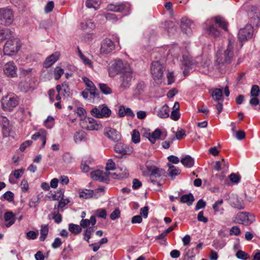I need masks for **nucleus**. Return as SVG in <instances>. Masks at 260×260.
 Here are the masks:
<instances>
[{
  "label": "nucleus",
  "instance_id": "37998d69",
  "mask_svg": "<svg viewBox=\"0 0 260 260\" xmlns=\"http://www.w3.org/2000/svg\"><path fill=\"white\" fill-rule=\"evenodd\" d=\"M64 190L63 189H60L59 191L55 192L54 193H51V198L53 200H60L64 196Z\"/></svg>",
  "mask_w": 260,
  "mask_h": 260
},
{
  "label": "nucleus",
  "instance_id": "6e6552de",
  "mask_svg": "<svg viewBox=\"0 0 260 260\" xmlns=\"http://www.w3.org/2000/svg\"><path fill=\"white\" fill-rule=\"evenodd\" d=\"M164 67L158 61H153L150 71L154 80H160L163 76Z\"/></svg>",
  "mask_w": 260,
  "mask_h": 260
},
{
  "label": "nucleus",
  "instance_id": "39448f33",
  "mask_svg": "<svg viewBox=\"0 0 260 260\" xmlns=\"http://www.w3.org/2000/svg\"><path fill=\"white\" fill-rule=\"evenodd\" d=\"M20 48V45L17 39L9 40L4 45V53L9 56L13 55L18 51Z\"/></svg>",
  "mask_w": 260,
  "mask_h": 260
},
{
  "label": "nucleus",
  "instance_id": "423d86ee",
  "mask_svg": "<svg viewBox=\"0 0 260 260\" xmlns=\"http://www.w3.org/2000/svg\"><path fill=\"white\" fill-rule=\"evenodd\" d=\"M133 78V73L131 69L125 68L123 69L120 77V87L123 89L128 88L131 85Z\"/></svg>",
  "mask_w": 260,
  "mask_h": 260
},
{
  "label": "nucleus",
  "instance_id": "4d7b16f0",
  "mask_svg": "<svg viewBox=\"0 0 260 260\" xmlns=\"http://www.w3.org/2000/svg\"><path fill=\"white\" fill-rule=\"evenodd\" d=\"M63 70L58 67H56L54 70V76L56 80H58L63 74Z\"/></svg>",
  "mask_w": 260,
  "mask_h": 260
},
{
  "label": "nucleus",
  "instance_id": "e2e57ef3",
  "mask_svg": "<svg viewBox=\"0 0 260 260\" xmlns=\"http://www.w3.org/2000/svg\"><path fill=\"white\" fill-rule=\"evenodd\" d=\"M230 180L231 182L238 183L240 180V177L236 174L232 173L229 176Z\"/></svg>",
  "mask_w": 260,
  "mask_h": 260
},
{
  "label": "nucleus",
  "instance_id": "774afa93",
  "mask_svg": "<svg viewBox=\"0 0 260 260\" xmlns=\"http://www.w3.org/2000/svg\"><path fill=\"white\" fill-rule=\"evenodd\" d=\"M48 234V229H42L41 230L40 241H44Z\"/></svg>",
  "mask_w": 260,
  "mask_h": 260
},
{
  "label": "nucleus",
  "instance_id": "dca6fc26",
  "mask_svg": "<svg viewBox=\"0 0 260 260\" xmlns=\"http://www.w3.org/2000/svg\"><path fill=\"white\" fill-rule=\"evenodd\" d=\"M180 26L182 31L187 35L191 34L192 29L194 28L193 22L187 18H182Z\"/></svg>",
  "mask_w": 260,
  "mask_h": 260
},
{
  "label": "nucleus",
  "instance_id": "603ef678",
  "mask_svg": "<svg viewBox=\"0 0 260 260\" xmlns=\"http://www.w3.org/2000/svg\"><path fill=\"white\" fill-rule=\"evenodd\" d=\"M80 26L83 29H85L87 28H92L94 27L93 23L90 20H88L85 22L81 23Z\"/></svg>",
  "mask_w": 260,
  "mask_h": 260
},
{
  "label": "nucleus",
  "instance_id": "680f3d73",
  "mask_svg": "<svg viewBox=\"0 0 260 260\" xmlns=\"http://www.w3.org/2000/svg\"><path fill=\"white\" fill-rule=\"evenodd\" d=\"M3 197L7 201L11 202L14 200V193L10 191H8L3 194Z\"/></svg>",
  "mask_w": 260,
  "mask_h": 260
},
{
  "label": "nucleus",
  "instance_id": "f257e3e1",
  "mask_svg": "<svg viewBox=\"0 0 260 260\" xmlns=\"http://www.w3.org/2000/svg\"><path fill=\"white\" fill-rule=\"evenodd\" d=\"M233 47V43L231 41H229L226 49L223 53H217L216 62L218 64L227 65L231 63L234 56Z\"/></svg>",
  "mask_w": 260,
  "mask_h": 260
},
{
  "label": "nucleus",
  "instance_id": "f704fd0d",
  "mask_svg": "<svg viewBox=\"0 0 260 260\" xmlns=\"http://www.w3.org/2000/svg\"><path fill=\"white\" fill-rule=\"evenodd\" d=\"M102 0H86V6L88 8H93L96 10L99 9Z\"/></svg>",
  "mask_w": 260,
  "mask_h": 260
},
{
  "label": "nucleus",
  "instance_id": "c756f323",
  "mask_svg": "<svg viewBox=\"0 0 260 260\" xmlns=\"http://www.w3.org/2000/svg\"><path fill=\"white\" fill-rule=\"evenodd\" d=\"M42 134H41L40 132H37L31 136V139L34 140H37L39 138L41 139L42 144L41 145V148H43L44 147L46 142V132L45 131H42Z\"/></svg>",
  "mask_w": 260,
  "mask_h": 260
},
{
  "label": "nucleus",
  "instance_id": "8fccbe9b",
  "mask_svg": "<svg viewBox=\"0 0 260 260\" xmlns=\"http://www.w3.org/2000/svg\"><path fill=\"white\" fill-rule=\"evenodd\" d=\"M54 119L53 117L49 116L44 121L45 126L48 128H51L54 125Z\"/></svg>",
  "mask_w": 260,
  "mask_h": 260
},
{
  "label": "nucleus",
  "instance_id": "5fc2aeb1",
  "mask_svg": "<svg viewBox=\"0 0 260 260\" xmlns=\"http://www.w3.org/2000/svg\"><path fill=\"white\" fill-rule=\"evenodd\" d=\"M236 256L238 258L244 260L249 258L248 254L241 250H239L237 252Z\"/></svg>",
  "mask_w": 260,
  "mask_h": 260
},
{
  "label": "nucleus",
  "instance_id": "f8f14e48",
  "mask_svg": "<svg viewBox=\"0 0 260 260\" xmlns=\"http://www.w3.org/2000/svg\"><path fill=\"white\" fill-rule=\"evenodd\" d=\"M253 35V28L251 25H246L239 31L238 38L241 41L251 39Z\"/></svg>",
  "mask_w": 260,
  "mask_h": 260
},
{
  "label": "nucleus",
  "instance_id": "2f4dec72",
  "mask_svg": "<svg viewBox=\"0 0 260 260\" xmlns=\"http://www.w3.org/2000/svg\"><path fill=\"white\" fill-rule=\"evenodd\" d=\"M194 199L192 193L184 194L180 198V202L183 203H186L188 206H190L192 204Z\"/></svg>",
  "mask_w": 260,
  "mask_h": 260
},
{
  "label": "nucleus",
  "instance_id": "a211bd4d",
  "mask_svg": "<svg viewBox=\"0 0 260 260\" xmlns=\"http://www.w3.org/2000/svg\"><path fill=\"white\" fill-rule=\"evenodd\" d=\"M0 125L2 127L4 135L5 137L9 136L12 129V125L10 123L9 120L6 117L0 116Z\"/></svg>",
  "mask_w": 260,
  "mask_h": 260
},
{
  "label": "nucleus",
  "instance_id": "bb28decb",
  "mask_svg": "<svg viewBox=\"0 0 260 260\" xmlns=\"http://www.w3.org/2000/svg\"><path fill=\"white\" fill-rule=\"evenodd\" d=\"M157 115L161 118H166L169 116V108L167 105H164L158 109Z\"/></svg>",
  "mask_w": 260,
  "mask_h": 260
},
{
  "label": "nucleus",
  "instance_id": "0eeeda50",
  "mask_svg": "<svg viewBox=\"0 0 260 260\" xmlns=\"http://www.w3.org/2000/svg\"><path fill=\"white\" fill-rule=\"evenodd\" d=\"M91 114L98 118L108 117L111 115V110L105 105L93 108L90 111Z\"/></svg>",
  "mask_w": 260,
  "mask_h": 260
},
{
  "label": "nucleus",
  "instance_id": "6ab92c4d",
  "mask_svg": "<svg viewBox=\"0 0 260 260\" xmlns=\"http://www.w3.org/2000/svg\"><path fill=\"white\" fill-rule=\"evenodd\" d=\"M3 70L4 73L8 77H14L16 75L17 68L12 61L7 63Z\"/></svg>",
  "mask_w": 260,
  "mask_h": 260
},
{
  "label": "nucleus",
  "instance_id": "ea45409f",
  "mask_svg": "<svg viewBox=\"0 0 260 260\" xmlns=\"http://www.w3.org/2000/svg\"><path fill=\"white\" fill-rule=\"evenodd\" d=\"M223 200L221 199L217 201L213 205V209L215 212L220 213V214L223 213V208L221 207L223 204Z\"/></svg>",
  "mask_w": 260,
  "mask_h": 260
},
{
  "label": "nucleus",
  "instance_id": "79ce46f5",
  "mask_svg": "<svg viewBox=\"0 0 260 260\" xmlns=\"http://www.w3.org/2000/svg\"><path fill=\"white\" fill-rule=\"evenodd\" d=\"M114 150L116 153L121 154L122 155L126 154L127 152L124 147L123 145L121 143H117L114 147Z\"/></svg>",
  "mask_w": 260,
  "mask_h": 260
},
{
  "label": "nucleus",
  "instance_id": "338daca9",
  "mask_svg": "<svg viewBox=\"0 0 260 260\" xmlns=\"http://www.w3.org/2000/svg\"><path fill=\"white\" fill-rule=\"evenodd\" d=\"M105 16L107 20L112 22H115L117 20V17L114 14L107 13L105 14Z\"/></svg>",
  "mask_w": 260,
  "mask_h": 260
},
{
  "label": "nucleus",
  "instance_id": "09e8293b",
  "mask_svg": "<svg viewBox=\"0 0 260 260\" xmlns=\"http://www.w3.org/2000/svg\"><path fill=\"white\" fill-rule=\"evenodd\" d=\"M132 141L135 144L138 143L140 142V135L139 131H138L136 129L133 130L132 135Z\"/></svg>",
  "mask_w": 260,
  "mask_h": 260
},
{
  "label": "nucleus",
  "instance_id": "052dcab7",
  "mask_svg": "<svg viewBox=\"0 0 260 260\" xmlns=\"http://www.w3.org/2000/svg\"><path fill=\"white\" fill-rule=\"evenodd\" d=\"M116 166L115 162L112 160V159H109L106 164V171L114 170Z\"/></svg>",
  "mask_w": 260,
  "mask_h": 260
},
{
  "label": "nucleus",
  "instance_id": "3c124183",
  "mask_svg": "<svg viewBox=\"0 0 260 260\" xmlns=\"http://www.w3.org/2000/svg\"><path fill=\"white\" fill-rule=\"evenodd\" d=\"M260 93V89L258 85H254L252 86L250 90L251 96H258Z\"/></svg>",
  "mask_w": 260,
  "mask_h": 260
},
{
  "label": "nucleus",
  "instance_id": "c85d7f7f",
  "mask_svg": "<svg viewBox=\"0 0 260 260\" xmlns=\"http://www.w3.org/2000/svg\"><path fill=\"white\" fill-rule=\"evenodd\" d=\"M4 219L7 227L11 226L15 221V215L12 212H7L4 215Z\"/></svg>",
  "mask_w": 260,
  "mask_h": 260
},
{
  "label": "nucleus",
  "instance_id": "f03ea898",
  "mask_svg": "<svg viewBox=\"0 0 260 260\" xmlns=\"http://www.w3.org/2000/svg\"><path fill=\"white\" fill-rule=\"evenodd\" d=\"M146 167L147 172L144 171L143 172V174L144 176H149L151 181L153 183L157 182L153 180V178H157L166 176V171L164 169L158 168L155 166L150 165L148 161L146 163Z\"/></svg>",
  "mask_w": 260,
  "mask_h": 260
},
{
  "label": "nucleus",
  "instance_id": "7ed1b4c3",
  "mask_svg": "<svg viewBox=\"0 0 260 260\" xmlns=\"http://www.w3.org/2000/svg\"><path fill=\"white\" fill-rule=\"evenodd\" d=\"M255 220L254 215L247 212H239L234 218V221L236 223L248 225Z\"/></svg>",
  "mask_w": 260,
  "mask_h": 260
},
{
  "label": "nucleus",
  "instance_id": "4be33fe9",
  "mask_svg": "<svg viewBox=\"0 0 260 260\" xmlns=\"http://www.w3.org/2000/svg\"><path fill=\"white\" fill-rule=\"evenodd\" d=\"M251 8V12L248 13L250 22L249 25L257 26L259 21V18L258 14L255 12L256 11V8L252 6Z\"/></svg>",
  "mask_w": 260,
  "mask_h": 260
},
{
  "label": "nucleus",
  "instance_id": "9b49d317",
  "mask_svg": "<svg viewBox=\"0 0 260 260\" xmlns=\"http://www.w3.org/2000/svg\"><path fill=\"white\" fill-rule=\"evenodd\" d=\"M109 173L97 170L90 173L91 178L93 180L108 183L109 181Z\"/></svg>",
  "mask_w": 260,
  "mask_h": 260
},
{
  "label": "nucleus",
  "instance_id": "473e14b6",
  "mask_svg": "<svg viewBox=\"0 0 260 260\" xmlns=\"http://www.w3.org/2000/svg\"><path fill=\"white\" fill-rule=\"evenodd\" d=\"M56 90L59 94H63L64 96L69 95L70 88L66 83L62 84L61 85H57Z\"/></svg>",
  "mask_w": 260,
  "mask_h": 260
},
{
  "label": "nucleus",
  "instance_id": "a878e982",
  "mask_svg": "<svg viewBox=\"0 0 260 260\" xmlns=\"http://www.w3.org/2000/svg\"><path fill=\"white\" fill-rule=\"evenodd\" d=\"M214 22L215 24L218 25L219 27L225 31L228 30V22L223 17L220 16H217L214 17Z\"/></svg>",
  "mask_w": 260,
  "mask_h": 260
},
{
  "label": "nucleus",
  "instance_id": "13d9d810",
  "mask_svg": "<svg viewBox=\"0 0 260 260\" xmlns=\"http://www.w3.org/2000/svg\"><path fill=\"white\" fill-rule=\"evenodd\" d=\"M95 214L98 217L105 219L107 216V212L104 209H99L96 210Z\"/></svg>",
  "mask_w": 260,
  "mask_h": 260
},
{
  "label": "nucleus",
  "instance_id": "393cba45",
  "mask_svg": "<svg viewBox=\"0 0 260 260\" xmlns=\"http://www.w3.org/2000/svg\"><path fill=\"white\" fill-rule=\"evenodd\" d=\"M206 31L209 35L214 38L218 37L221 35L220 30L215 26L214 24L207 26L206 28Z\"/></svg>",
  "mask_w": 260,
  "mask_h": 260
},
{
  "label": "nucleus",
  "instance_id": "c03bdc74",
  "mask_svg": "<svg viewBox=\"0 0 260 260\" xmlns=\"http://www.w3.org/2000/svg\"><path fill=\"white\" fill-rule=\"evenodd\" d=\"M85 134L83 132H77L75 133L74 138L75 142L77 143L80 142L85 137Z\"/></svg>",
  "mask_w": 260,
  "mask_h": 260
},
{
  "label": "nucleus",
  "instance_id": "9d476101",
  "mask_svg": "<svg viewBox=\"0 0 260 260\" xmlns=\"http://www.w3.org/2000/svg\"><path fill=\"white\" fill-rule=\"evenodd\" d=\"M181 68L183 70V73L185 76H187L191 69L193 65V60L192 57L188 54H184L181 59Z\"/></svg>",
  "mask_w": 260,
  "mask_h": 260
},
{
  "label": "nucleus",
  "instance_id": "cd10ccee",
  "mask_svg": "<svg viewBox=\"0 0 260 260\" xmlns=\"http://www.w3.org/2000/svg\"><path fill=\"white\" fill-rule=\"evenodd\" d=\"M167 166L169 167L168 170V175L172 179H174L175 176L180 173L181 171L178 168L169 163L167 164Z\"/></svg>",
  "mask_w": 260,
  "mask_h": 260
},
{
  "label": "nucleus",
  "instance_id": "20e7f679",
  "mask_svg": "<svg viewBox=\"0 0 260 260\" xmlns=\"http://www.w3.org/2000/svg\"><path fill=\"white\" fill-rule=\"evenodd\" d=\"M18 104V98L14 94H8L1 100L2 108L5 111L12 110Z\"/></svg>",
  "mask_w": 260,
  "mask_h": 260
},
{
  "label": "nucleus",
  "instance_id": "69168bd1",
  "mask_svg": "<svg viewBox=\"0 0 260 260\" xmlns=\"http://www.w3.org/2000/svg\"><path fill=\"white\" fill-rule=\"evenodd\" d=\"M186 136V134L184 130L180 129L178 130L176 133L175 139L177 140H181Z\"/></svg>",
  "mask_w": 260,
  "mask_h": 260
},
{
  "label": "nucleus",
  "instance_id": "4468645a",
  "mask_svg": "<svg viewBox=\"0 0 260 260\" xmlns=\"http://www.w3.org/2000/svg\"><path fill=\"white\" fill-rule=\"evenodd\" d=\"M123 64L121 60H116L111 65L109 69V75L110 77H114L120 72L123 71Z\"/></svg>",
  "mask_w": 260,
  "mask_h": 260
},
{
  "label": "nucleus",
  "instance_id": "aec40b11",
  "mask_svg": "<svg viewBox=\"0 0 260 260\" xmlns=\"http://www.w3.org/2000/svg\"><path fill=\"white\" fill-rule=\"evenodd\" d=\"M83 80L89 89H90V95L92 98L99 97L98 90L94 86L93 82L87 77H83Z\"/></svg>",
  "mask_w": 260,
  "mask_h": 260
},
{
  "label": "nucleus",
  "instance_id": "72a5a7b5",
  "mask_svg": "<svg viewBox=\"0 0 260 260\" xmlns=\"http://www.w3.org/2000/svg\"><path fill=\"white\" fill-rule=\"evenodd\" d=\"M180 161L186 168H191L194 165V159L189 155H186L182 158Z\"/></svg>",
  "mask_w": 260,
  "mask_h": 260
},
{
  "label": "nucleus",
  "instance_id": "ddd939ff",
  "mask_svg": "<svg viewBox=\"0 0 260 260\" xmlns=\"http://www.w3.org/2000/svg\"><path fill=\"white\" fill-rule=\"evenodd\" d=\"M113 42L109 39L103 40L101 43L100 52L103 54H107L111 52L115 49Z\"/></svg>",
  "mask_w": 260,
  "mask_h": 260
},
{
  "label": "nucleus",
  "instance_id": "1a4fd4ad",
  "mask_svg": "<svg viewBox=\"0 0 260 260\" xmlns=\"http://www.w3.org/2000/svg\"><path fill=\"white\" fill-rule=\"evenodd\" d=\"M14 19L13 11L10 9H0V20L2 23L9 25L12 23Z\"/></svg>",
  "mask_w": 260,
  "mask_h": 260
},
{
  "label": "nucleus",
  "instance_id": "b1692460",
  "mask_svg": "<svg viewBox=\"0 0 260 260\" xmlns=\"http://www.w3.org/2000/svg\"><path fill=\"white\" fill-rule=\"evenodd\" d=\"M231 202L232 205L235 208H237L239 209L244 208L245 205L243 200L237 195L234 196L231 198Z\"/></svg>",
  "mask_w": 260,
  "mask_h": 260
},
{
  "label": "nucleus",
  "instance_id": "2eb2a0df",
  "mask_svg": "<svg viewBox=\"0 0 260 260\" xmlns=\"http://www.w3.org/2000/svg\"><path fill=\"white\" fill-rule=\"evenodd\" d=\"M81 126L83 128L87 129L89 131L98 130L101 127L97 121L91 117H88L81 124Z\"/></svg>",
  "mask_w": 260,
  "mask_h": 260
},
{
  "label": "nucleus",
  "instance_id": "6e6d98bb",
  "mask_svg": "<svg viewBox=\"0 0 260 260\" xmlns=\"http://www.w3.org/2000/svg\"><path fill=\"white\" fill-rule=\"evenodd\" d=\"M69 200L68 199H64L63 197L58 202L57 205H56V208L58 209L59 210V208H62L66 205H67L69 203Z\"/></svg>",
  "mask_w": 260,
  "mask_h": 260
},
{
  "label": "nucleus",
  "instance_id": "5701e85b",
  "mask_svg": "<svg viewBox=\"0 0 260 260\" xmlns=\"http://www.w3.org/2000/svg\"><path fill=\"white\" fill-rule=\"evenodd\" d=\"M164 133L159 128H156L152 133L146 134V137L148 139L152 144H154L157 140L160 138L161 136H163Z\"/></svg>",
  "mask_w": 260,
  "mask_h": 260
},
{
  "label": "nucleus",
  "instance_id": "e433bc0d",
  "mask_svg": "<svg viewBox=\"0 0 260 260\" xmlns=\"http://www.w3.org/2000/svg\"><path fill=\"white\" fill-rule=\"evenodd\" d=\"M13 32L10 29L5 28L0 31V36L2 40L9 39L13 37Z\"/></svg>",
  "mask_w": 260,
  "mask_h": 260
},
{
  "label": "nucleus",
  "instance_id": "7c9ffc66",
  "mask_svg": "<svg viewBox=\"0 0 260 260\" xmlns=\"http://www.w3.org/2000/svg\"><path fill=\"white\" fill-rule=\"evenodd\" d=\"M57 59L58 56L57 54H52L46 59L43 64L44 67L46 68L50 67Z\"/></svg>",
  "mask_w": 260,
  "mask_h": 260
},
{
  "label": "nucleus",
  "instance_id": "0e129e2a",
  "mask_svg": "<svg viewBox=\"0 0 260 260\" xmlns=\"http://www.w3.org/2000/svg\"><path fill=\"white\" fill-rule=\"evenodd\" d=\"M81 59L84 63V64L88 67H89L90 68H92L93 67L92 63L90 59L86 57L85 55H84L83 57H82L81 58Z\"/></svg>",
  "mask_w": 260,
  "mask_h": 260
},
{
  "label": "nucleus",
  "instance_id": "bf43d9fd",
  "mask_svg": "<svg viewBox=\"0 0 260 260\" xmlns=\"http://www.w3.org/2000/svg\"><path fill=\"white\" fill-rule=\"evenodd\" d=\"M76 113L80 117L81 120H83L85 118L86 111L83 108H78L76 109Z\"/></svg>",
  "mask_w": 260,
  "mask_h": 260
},
{
  "label": "nucleus",
  "instance_id": "4c0bfd02",
  "mask_svg": "<svg viewBox=\"0 0 260 260\" xmlns=\"http://www.w3.org/2000/svg\"><path fill=\"white\" fill-rule=\"evenodd\" d=\"M222 94V89L216 88L213 90L212 96L214 100L217 102H220L223 100Z\"/></svg>",
  "mask_w": 260,
  "mask_h": 260
},
{
  "label": "nucleus",
  "instance_id": "a19ab883",
  "mask_svg": "<svg viewBox=\"0 0 260 260\" xmlns=\"http://www.w3.org/2000/svg\"><path fill=\"white\" fill-rule=\"evenodd\" d=\"M59 210L56 208V205H54V208L52 211L53 218L56 223H60L61 221V215L59 214Z\"/></svg>",
  "mask_w": 260,
  "mask_h": 260
},
{
  "label": "nucleus",
  "instance_id": "412c9836",
  "mask_svg": "<svg viewBox=\"0 0 260 260\" xmlns=\"http://www.w3.org/2000/svg\"><path fill=\"white\" fill-rule=\"evenodd\" d=\"M126 8L125 5L123 3H111L107 5L106 10L108 11L115 12H122Z\"/></svg>",
  "mask_w": 260,
  "mask_h": 260
},
{
  "label": "nucleus",
  "instance_id": "a18cd8bd",
  "mask_svg": "<svg viewBox=\"0 0 260 260\" xmlns=\"http://www.w3.org/2000/svg\"><path fill=\"white\" fill-rule=\"evenodd\" d=\"M20 90L23 92H27L31 89L29 84L26 81H22L19 84Z\"/></svg>",
  "mask_w": 260,
  "mask_h": 260
},
{
  "label": "nucleus",
  "instance_id": "f3484780",
  "mask_svg": "<svg viewBox=\"0 0 260 260\" xmlns=\"http://www.w3.org/2000/svg\"><path fill=\"white\" fill-rule=\"evenodd\" d=\"M104 134L109 139L115 142H118L121 139L120 134L116 129L111 127L105 128Z\"/></svg>",
  "mask_w": 260,
  "mask_h": 260
},
{
  "label": "nucleus",
  "instance_id": "de8ad7c7",
  "mask_svg": "<svg viewBox=\"0 0 260 260\" xmlns=\"http://www.w3.org/2000/svg\"><path fill=\"white\" fill-rule=\"evenodd\" d=\"M72 251V248L70 245L67 247L64 248L61 254L62 258L64 259H67L70 256Z\"/></svg>",
  "mask_w": 260,
  "mask_h": 260
},
{
  "label": "nucleus",
  "instance_id": "49530a36",
  "mask_svg": "<svg viewBox=\"0 0 260 260\" xmlns=\"http://www.w3.org/2000/svg\"><path fill=\"white\" fill-rule=\"evenodd\" d=\"M99 87L101 91L105 94H110L112 92L111 88L106 84L100 83Z\"/></svg>",
  "mask_w": 260,
  "mask_h": 260
},
{
  "label": "nucleus",
  "instance_id": "c9c22d12",
  "mask_svg": "<svg viewBox=\"0 0 260 260\" xmlns=\"http://www.w3.org/2000/svg\"><path fill=\"white\" fill-rule=\"evenodd\" d=\"M96 223L95 217L92 215L90 217V219H82L80 222V225L82 228H85L87 226L94 225Z\"/></svg>",
  "mask_w": 260,
  "mask_h": 260
},
{
  "label": "nucleus",
  "instance_id": "58836bf2",
  "mask_svg": "<svg viewBox=\"0 0 260 260\" xmlns=\"http://www.w3.org/2000/svg\"><path fill=\"white\" fill-rule=\"evenodd\" d=\"M79 193V197L81 198L88 199L94 197L93 190L85 189L80 191Z\"/></svg>",
  "mask_w": 260,
  "mask_h": 260
},
{
  "label": "nucleus",
  "instance_id": "864d4df0",
  "mask_svg": "<svg viewBox=\"0 0 260 260\" xmlns=\"http://www.w3.org/2000/svg\"><path fill=\"white\" fill-rule=\"evenodd\" d=\"M174 229H167L161 234L156 237V239L162 240L164 242H166V237L168 233L171 232Z\"/></svg>",
  "mask_w": 260,
  "mask_h": 260
}]
</instances>
